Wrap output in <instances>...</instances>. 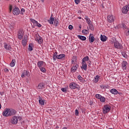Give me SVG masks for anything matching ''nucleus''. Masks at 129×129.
I'll return each mask as SVG.
<instances>
[{"label": "nucleus", "mask_w": 129, "mask_h": 129, "mask_svg": "<svg viewBox=\"0 0 129 129\" xmlns=\"http://www.w3.org/2000/svg\"><path fill=\"white\" fill-rule=\"evenodd\" d=\"M61 90L62 92H67V89H66V88H62Z\"/></svg>", "instance_id": "nucleus-43"}, {"label": "nucleus", "mask_w": 129, "mask_h": 129, "mask_svg": "<svg viewBox=\"0 0 129 129\" xmlns=\"http://www.w3.org/2000/svg\"><path fill=\"white\" fill-rule=\"evenodd\" d=\"M35 26H37V27H38V28H41V27H42V25L38 22L37 23H36V25Z\"/></svg>", "instance_id": "nucleus-47"}, {"label": "nucleus", "mask_w": 129, "mask_h": 129, "mask_svg": "<svg viewBox=\"0 0 129 129\" xmlns=\"http://www.w3.org/2000/svg\"><path fill=\"white\" fill-rule=\"evenodd\" d=\"M75 3L77 5L80 4V0H75Z\"/></svg>", "instance_id": "nucleus-46"}, {"label": "nucleus", "mask_w": 129, "mask_h": 129, "mask_svg": "<svg viewBox=\"0 0 129 129\" xmlns=\"http://www.w3.org/2000/svg\"><path fill=\"white\" fill-rule=\"evenodd\" d=\"M24 37V31L22 29H19L18 31V38L19 40H22Z\"/></svg>", "instance_id": "nucleus-3"}, {"label": "nucleus", "mask_w": 129, "mask_h": 129, "mask_svg": "<svg viewBox=\"0 0 129 129\" xmlns=\"http://www.w3.org/2000/svg\"><path fill=\"white\" fill-rule=\"evenodd\" d=\"M69 29L70 30H72V29H73V26H72V25H69Z\"/></svg>", "instance_id": "nucleus-48"}, {"label": "nucleus", "mask_w": 129, "mask_h": 129, "mask_svg": "<svg viewBox=\"0 0 129 129\" xmlns=\"http://www.w3.org/2000/svg\"><path fill=\"white\" fill-rule=\"evenodd\" d=\"M121 65L123 70H126V65H127V62L125 60H124L122 62Z\"/></svg>", "instance_id": "nucleus-12"}, {"label": "nucleus", "mask_w": 129, "mask_h": 129, "mask_svg": "<svg viewBox=\"0 0 129 129\" xmlns=\"http://www.w3.org/2000/svg\"><path fill=\"white\" fill-rule=\"evenodd\" d=\"M79 67V66H78V64H76L75 66H73L72 68H71V72H72V73L76 72L77 69H78Z\"/></svg>", "instance_id": "nucleus-11"}, {"label": "nucleus", "mask_w": 129, "mask_h": 129, "mask_svg": "<svg viewBox=\"0 0 129 129\" xmlns=\"http://www.w3.org/2000/svg\"><path fill=\"white\" fill-rule=\"evenodd\" d=\"M110 92H111V93H112V94H113V89H112L110 90Z\"/></svg>", "instance_id": "nucleus-51"}, {"label": "nucleus", "mask_w": 129, "mask_h": 129, "mask_svg": "<svg viewBox=\"0 0 129 129\" xmlns=\"http://www.w3.org/2000/svg\"><path fill=\"white\" fill-rule=\"evenodd\" d=\"M53 22H54V26H55V27H57L58 25H59V19H55Z\"/></svg>", "instance_id": "nucleus-26"}, {"label": "nucleus", "mask_w": 129, "mask_h": 129, "mask_svg": "<svg viewBox=\"0 0 129 129\" xmlns=\"http://www.w3.org/2000/svg\"><path fill=\"white\" fill-rule=\"evenodd\" d=\"M78 38L82 40V41H86V37L84 36L78 35Z\"/></svg>", "instance_id": "nucleus-22"}, {"label": "nucleus", "mask_w": 129, "mask_h": 129, "mask_svg": "<svg viewBox=\"0 0 129 129\" xmlns=\"http://www.w3.org/2000/svg\"><path fill=\"white\" fill-rule=\"evenodd\" d=\"M85 19L86 20V22L87 24H88V25H90V24H91V21L90 20L89 18H88V16H86L85 17Z\"/></svg>", "instance_id": "nucleus-21"}, {"label": "nucleus", "mask_w": 129, "mask_h": 129, "mask_svg": "<svg viewBox=\"0 0 129 129\" xmlns=\"http://www.w3.org/2000/svg\"><path fill=\"white\" fill-rule=\"evenodd\" d=\"M4 71H5V72H9V69H4Z\"/></svg>", "instance_id": "nucleus-50"}, {"label": "nucleus", "mask_w": 129, "mask_h": 129, "mask_svg": "<svg viewBox=\"0 0 129 129\" xmlns=\"http://www.w3.org/2000/svg\"><path fill=\"white\" fill-rule=\"evenodd\" d=\"M79 19L80 20H81V17H79Z\"/></svg>", "instance_id": "nucleus-57"}, {"label": "nucleus", "mask_w": 129, "mask_h": 129, "mask_svg": "<svg viewBox=\"0 0 129 129\" xmlns=\"http://www.w3.org/2000/svg\"><path fill=\"white\" fill-rule=\"evenodd\" d=\"M28 50H29L30 51H33V47H32V44H29Z\"/></svg>", "instance_id": "nucleus-41"}, {"label": "nucleus", "mask_w": 129, "mask_h": 129, "mask_svg": "<svg viewBox=\"0 0 129 129\" xmlns=\"http://www.w3.org/2000/svg\"><path fill=\"white\" fill-rule=\"evenodd\" d=\"M4 47L6 50H11V49H12V47H11V45L10 44H8L7 43H4Z\"/></svg>", "instance_id": "nucleus-19"}, {"label": "nucleus", "mask_w": 129, "mask_h": 129, "mask_svg": "<svg viewBox=\"0 0 129 129\" xmlns=\"http://www.w3.org/2000/svg\"><path fill=\"white\" fill-rule=\"evenodd\" d=\"M127 12H128V9H127V6H124L122 8V12L123 14H127Z\"/></svg>", "instance_id": "nucleus-14"}, {"label": "nucleus", "mask_w": 129, "mask_h": 129, "mask_svg": "<svg viewBox=\"0 0 129 129\" xmlns=\"http://www.w3.org/2000/svg\"><path fill=\"white\" fill-rule=\"evenodd\" d=\"M20 9L18 7H15L13 10V14L14 16H18V15H20Z\"/></svg>", "instance_id": "nucleus-4"}, {"label": "nucleus", "mask_w": 129, "mask_h": 129, "mask_svg": "<svg viewBox=\"0 0 129 129\" xmlns=\"http://www.w3.org/2000/svg\"><path fill=\"white\" fill-rule=\"evenodd\" d=\"M15 65H16V59H13L12 62L10 63V66L11 67H14Z\"/></svg>", "instance_id": "nucleus-25"}, {"label": "nucleus", "mask_w": 129, "mask_h": 129, "mask_svg": "<svg viewBox=\"0 0 129 129\" xmlns=\"http://www.w3.org/2000/svg\"><path fill=\"white\" fill-rule=\"evenodd\" d=\"M25 76H27V77H30V72H29L26 70L24 71L23 73H22V74L21 77H22V78H24Z\"/></svg>", "instance_id": "nucleus-9"}, {"label": "nucleus", "mask_w": 129, "mask_h": 129, "mask_svg": "<svg viewBox=\"0 0 129 129\" xmlns=\"http://www.w3.org/2000/svg\"><path fill=\"white\" fill-rule=\"evenodd\" d=\"M9 13H12V11H13V5H10L9 6Z\"/></svg>", "instance_id": "nucleus-40"}, {"label": "nucleus", "mask_w": 129, "mask_h": 129, "mask_svg": "<svg viewBox=\"0 0 129 129\" xmlns=\"http://www.w3.org/2000/svg\"><path fill=\"white\" fill-rule=\"evenodd\" d=\"M78 79L80 82H84V79L81 77V76H78Z\"/></svg>", "instance_id": "nucleus-29"}, {"label": "nucleus", "mask_w": 129, "mask_h": 129, "mask_svg": "<svg viewBox=\"0 0 129 129\" xmlns=\"http://www.w3.org/2000/svg\"><path fill=\"white\" fill-rule=\"evenodd\" d=\"M70 88L71 89H79L80 87H79V85L76 84V83H71L70 84Z\"/></svg>", "instance_id": "nucleus-2"}, {"label": "nucleus", "mask_w": 129, "mask_h": 129, "mask_svg": "<svg viewBox=\"0 0 129 129\" xmlns=\"http://www.w3.org/2000/svg\"><path fill=\"white\" fill-rule=\"evenodd\" d=\"M39 103L40 104V105H44L45 104V100H42V98H41V97H39Z\"/></svg>", "instance_id": "nucleus-20"}, {"label": "nucleus", "mask_w": 129, "mask_h": 129, "mask_svg": "<svg viewBox=\"0 0 129 129\" xmlns=\"http://www.w3.org/2000/svg\"><path fill=\"white\" fill-rule=\"evenodd\" d=\"M18 116H14L12 118L11 123H12V124H17V123H18Z\"/></svg>", "instance_id": "nucleus-7"}, {"label": "nucleus", "mask_w": 129, "mask_h": 129, "mask_svg": "<svg viewBox=\"0 0 129 129\" xmlns=\"http://www.w3.org/2000/svg\"><path fill=\"white\" fill-rule=\"evenodd\" d=\"M114 46L116 49H121V48H122V45H121V44L119 43V42H118L117 41H115Z\"/></svg>", "instance_id": "nucleus-6"}, {"label": "nucleus", "mask_w": 129, "mask_h": 129, "mask_svg": "<svg viewBox=\"0 0 129 129\" xmlns=\"http://www.w3.org/2000/svg\"><path fill=\"white\" fill-rule=\"evenodd\" d=\"M125 35L126 36H129V29L128 28H126L125 31Z\"/></svg>", "instance_id": "nucleus-35"}, {"label": "nucleus", "mask_w": 129, "mask_h": 129, "mask_svg": "<svg viewBox=\"0 0 129 129\" xmlns=\"http://www.w3.org/2000/svg\"><path fill=\"white\" fill-rule=\"evenodd\" d=\"M100 76L97 75L95 77V79H94V82L95 83H97V82H98V81H99V78H100Z\"/></svg>", "instance_id": "nucleus-27"}, {"label": "nucleus", "mask_w": 129, "mask_h": 129, "mask_svg": "<svg viewBox=\"0 0 129 129\" xmlns=\"http://www.w3.org/2000/svg\"><path fill=\"white\" fill-rule=\"evenodd\" d=\"M122 55H123L124 58H125L126 57V54H125V53H122Z\"/></svg>", "instance_id": "nucleus-49"}, {"label": "nucleus", "mask_w": 129, "mask_h": 129, "mask_svg": "<svg viewBox=\"0 0 129 129\" xmlns=\"http://www.w3.org/2000/svg\"><path fill=\"white\" fill-rule=\"evenodd\" d=\"M75 114L77 116H78L79 115V111H78V110H75Z\"/></svg>", "instance_id": "nucleus-44"}, {"label": "nucleus", "mask_w": 129, "mask_h": 129, "mask_svg": "<svg viewBox=\"0 0 129 129\" xmlns=\"http://www.w3.org/2000/svg\"><path fill=\"white\" fill-rule=\"evenodd\" d=\"M123 29H126V28L124 27V26H123Z\"/></svg>", "instance_id": "nucleus-56"}, {"label": "nucleus", "mask_w": 129, "mask_h": 129, "mask_svg": "<svg viewBox=\"0 0 129 129\" xmlns=\"http://www.w3.org/2000/svg\"><path fill=\"white\" fill-rule=\"evenodd\" d=\"M30 21L31 22H32L33 23V24L34 25V26H36V25L37 24L38 21H36L35 19H32L30 18Z\"/></svg>", "instance_id": "nucleus-28"}, {"label": "nucleus", "mask_w": 129, "mask_h": 129, "mask_svg": "<svg viewBox=\"0 0 129 129\" xmlns=\"http://www.w3.org/2000/svg\"><path fill=\"white\" fill-rule=\"evenodd\" d=\"M101 88H103V89H106V88H109V86L107 85H104L102 86H101Z\"/></svg>", "instance_id": "nucleus-33"}, {"label": "nucleus", "mask_w": 129, "mask_h": 129, "mask_svg": "<svg viewBox=\"0 0 129 129\" xmlns=\"http://www.w3.org/2000/svg\"><path fill=\"white\" fill-rule=\"evenodd\" d=\"M54 19L53 18V14H51L49 20H48V22L49 23V24H50V25H54Z\"/></svg>", "instance_id": "nucleus-13"}, {"label": "nucleus", "mask_w": 129, "mask_h": 129, "mask_svg": "<svg viewBox=\"0 0 129 129\" xmlns=\"http://www.w3.org/2000/svg\"><path fill=\"white\" fill-rule=\"evenodd\" d=\"M110 110V108H109V106L108 105H105L103 108V113H107L108 111Z\"/></svg>", "instance_id": "nucleus-8"}, {"label": "nucleus", "mask_w": 129, "mask_h": 129, "mask_svg": "<svg viewBox=\"0 0 129 129\" xmlns=\"http://www.w3.org/2000/svg\"><path fill=\"white\" fill-rule=\"evenodd\" d=\"M81 69L85 70V71H86V70H87V63H86V62L85 61L82 62Z\"/></svg>", "instance_id": "nucleus-10"}, {"label": "nucleus", "mask_w": 129, "mask_h": 129, "mask_svg": "<svg viewBox=\"0 0 129 129\" xmlns=\"http://www.w3.org/2000/svg\"><path fill=\"white\" fill-rule=\"evenodd\" d=\"M65 57H66V55H65V54H60L58 55L57 59H61L62 58H65Z\"/></svg>", "instance_id": "nucleus-23"}, {"label": "nucleus", "mask_w": 129, "mask_h": 129, "mask_svg": "<svg viewBox=\"0 0 129 129\" xmlns=\"http://www.w3.org/2000/svg\"><path fill=\"white\" fill-rule=\"evenodd\" d=\"M82 33H83V34H88V33H89V32L87 30L84 29L82 30Z\"/></svg>", "instance_id": "nucleus-38"}, {"label": "nucleus", "mask_w": 129, "mask_h": 129, "mask_svg": "<svg viewBox=\"0 0 129 129\" xmlns=\"http://www.w3.org/2000/svg\"><path fill=\"white\" fill-rule=\"evenodd\" d=\"M25 9L22 8L20 11L21 15H24V13H25Z\"/></svg>", "instance_id": "nucleus-39"}, {"label": "nucleus", "mask_w": 129, "mask_h": 129, "mask_svg": "<svg viewBox=\"0 0 129 129\" xmlns=\"http://www.w3.org/2000/svg\"><path fill=\"white\" fill-rule=\"evenodd\" d=\"M75 60L72 59V64H73V65H76L77 64V61H76V57H75Z\"/></svg>", "instance_id": "nucleus-34"}, {"label": "nucleus", "mask_w": 129, "mask_h": 129, "mask_svg": "<svg viewBox=\"0 0 129 129\" xmlns=\"http://www.w3.org/2000/svg\"><path fill=\"white\" fill-rule=\"evenodd\" d=\"M53 60H56V57L55 56H53Z\"/></svg>", "instance_id": "nucleus-52"}, {"label": "nucleus", "mask_w": 129, "mask_h": 129, "mask_svg": "<svg viewBox=\"0 0 129 129\" xmlns=\"http://www.w3.org/2000/svg\"><path fill=\"white\" fill-rule=\"evenodd\" d=\"M100 39L102 42H105L107 40V37L101 34L100 36Z\"/></svg>", "instance_id": "nucleus-17"}, {"label": "nucleus", "mask_w": 129, "mask_h": 129, "mask_svg": "<svg viewBox=\"0 0 129 129\" xmlns=\"http://www.w3.org/2000/svg\"><path fill=\"white\" fill-rule=\"evenodd\" d=\"M35 41L36 42H38L39 44H42L43 42V39H42V37L39 35V34H36L35 37Z\"/></svg>", "instance_id": "nucleus-5"}, {"label": "nucleus", "mask_w": 129, "mask_h": 129, "mask_svg": "<svg viewBox=\"0 0 129 129\" xmlns=\"http://www.w3.org/2000/svg\"><path fill=\"white\" fill-rule=\"evenodd\" d=\"M89 40L90 43H93L94 42V36H93V34H90L89 37Z\"/></svg>", "instance_id": "nucleus-15"}, {"label": "nucleus", "mask_w": 129, "mask_h": 129, "mask_svg": "<svg viewBox=\"0 0 129 129\" xmlns=\"http://www.w3.org/2000/svg\"><path fill=\"white\" fill-rule=\"evenodd\" d=\"M53 57H55L57 59L58 58V53L57 52H55L53 54Z\"/></svg>", "instance_id": "nucleus-45"}, {"label": "nucleus", "mask_w": 129, "mask_h": 129, "mask_svg": "<svg viewBox=\"0 0 129 129\" xmlns=\"http://www.w3.org/2000/svg\"><path fill=\"white\" fill-rule=\"evenodd\" d=\"M117 28H118V26L115 27V29H117Z\"/></svg>", "instance_id": "nucleus-55"}, {"label": "nucleus", "mask_w": 129, "mask_h": 129, "mask_svg": "<svg viewBox=\"0 0 129 129\" xmlns=\"http://www.w3.org/2000/svg\"><path fill=\"white\" fill-rule=\"evenodd\" d=\"M107 20H108V22H109V23H112L113 22V19H112V16H110L109 15L107 17Z\"/></svg>", "instance_id": "nucleus-24"}, {"label": "nucleus", "mask_w": 129, "mask_h": 129, "mask_svg": "<svg viewBox=\"0 0 129 129\" xmlns=\"http://www.w3.org/2000/svg\"><path fill=\"white\" fill-rule=\"evenodd\" d=\"M39 69L43 73H46V69H45V68L42 67L41 68H40Z\"/></svg>", "instance_id": "nucleus-31"}, {"label": "nucleus", "mask_w": 129, "mask_h": 129, "mask_svg": "<svg viewBox=\"0 0 129 129\" xmlns=\"http://www.w3.org/2000/svg\"><path fill=\"white\" fill-rule=\"evenodd\" d=\"M113 94H118V92L115 89H113Z\"/></svg>", "instance_id": "nucleus-42"}, {"label": "nucleus", "mask_w": 129, "mask_h": 129, "mask_svg": "<svg viewBox=\"0 0 129 129\" xmlns=\"http://www.w3.org/2000/svg\"><path fill=\"white\" fill-rule=\"evenodd\" d=\"M27 40H28L27 36H25L23 40L22 41L23 46H26L27 45Z\"/></svg>", "instance_id": "nucleus-18"}, {"label": "nucleus", "mask_w": 129, "mask_h": 129, "mask_svg": "<svg viewBox=\"0 0 129 129\" xmlns=\"http://www.w3.org/2000/svg\"><path fill=\"white\" fill-rule=\"evenodd\" d=\"M44 63L45 62L42 60L39 61L37 62V67H39V68H41L42 67H43Z\"/></svg>", "instance_id": "nucleus-16"}, {"label": "nucleus", "mask_w": 129, "mask_h": 129, "mask_svg": "<svg viewBox=\"0 0 129 129\" xmlns=\"http://www.w3.org/2000/svg\"><path fill=\"white\" fill-rule=\"evenodd\" d=\"M90 63H91V61H89V63L90 64Z\"/></svg>", "instance_id": "nucleus-58"}, {"label": "nucleus", "mask_w": 129, "mask_h": 129, "mask_svg": "<svg viewBox=\"0 0 129 129\" xmlns=\"http://www.w3.org/2000/svg\"><path fill=\"white\" fill-rule=\"evenodd\" d=\"M95 96L96 98H97L98 99H100V98L102 97V96L99 94H96Z\"/></svg>", "instance_id": "nucleus-37"}, {"label": "nucleus", "mask_w": 129, "mask_h": 129, "mask_svg": "<svg viewBox=\"0 0 129 129\" xmlns=\"http://www.w3.org/2000/svg\"><path fill=\"white\" fill-rule=\"evenodd\" d=\"M61 129H67V128L66 127H63Z\"/></svg>", "instance_id": "nucleus-53"}, {"label": "nucleus", "mask_w": 129, "mask_h": 129, "mask_svg": "<svg viewBox=\"0 0 129 129\" xmlns=\"http://www.w3.org/2000/svg\"><path fill=\"white\" fill-rule=\"evenodd\" d=\"M43 87H44V84L43 83H40L38 85V88L39 89H42V88H43Z\"/></svg>", "instance_id": "nucleus-36"}, {"label": "nucleus", "mask_w": 129, "mask_h": 129, "mask_svg": "<svg viewBox=\"0 0 129 129\" xmlns=\"http://www.w3.org/2000/svg\"><path fill=\"white\" fill-rule=\"evenodd\" d=\"M17 113V111L13 108H5V110L3 112V116L8 117L9 116H12L15 115Z\"/></svg>", "instance_id": "nucleus-1"}, {"label": "nucleus", "mask_w": 129, "mask_h": 129, "mask_svg": "<svg viewBox=\"0 0 129 129\" xmlns=\"http://www.w3.org/2000/svg\"><path fill=\"white\" fill-rule=\"evenodd\" d=\"M41 2H42V3H44V2H45V0H40Z\"/></svg>", "instance_id": "nucleus-54"}, {"label": "nucleus", "mask_w": 129, "mask_h": 129, "mask_svg": "<svg viewBox=\"0 0 129 129\" xmlns=\"http://www.w3.org/2000/svg\"><path fill=\"white\" fill-rule=\"evenodd\" d=\"M89 60V57L88 56H86L84 57L82 59V62H85L86 61H88Z\"/></svg>", "instance_id": "nucleus-30"}, {"label": "nucleus", "mask_w": 129, "mask_h": 129, "mask_svg": "<svg viewBox=\"0 0 129 129\" xmlns=\"http://www.w3.org/2000/svg\"><path fill=\"white\" fill-rule=\"evenodd\" d=\"M105 97L102 96L101 97L100 99V101H101V102H105Z\"/></svg>", "instance_id": "nucleus-32"}]
</instances>
